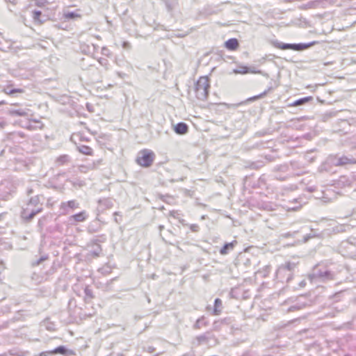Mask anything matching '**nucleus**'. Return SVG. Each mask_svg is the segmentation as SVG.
<instances>
[{"label": "nucleus", "mask_w": 356, "mask_h": 356, "mask_svg": "<svg viewBox=\"0 0 356 356\" xmlns=\"http://www.w3.org/2000/svg\"><path fill=\"white\" fill-rule=\"evenodd\" d=\"M249 67L245 65H239L233 70L234 74H245L249 73Z\"/></svg>", "instance_id": "30"}, {"label": "nucleus", "mask_w": 356, "mask_h": 356, "mask_svg": "<svg viewBox=\"0 0 356 356\" xmlns=\"http://www.w3.org/2000/svg\"><path fill=\"white\" fill-rule=\"evenodd\" d=\"M81 15L74 11H69L63 14V17L66 19H76L81 18Z\"/></svg>", "instance_id": "29"}, {"label": "nucleus", "mask_w": 356, "mask_h": 356, "mask_svg": "<svg viewBox=\"0 0 356 356\" xmlns=\"http://www.w3.org/2000/svg\"><path fill=\"white\" fill-rule=\"evenodd\" d=\"M101 229V225L97 220L92 221L88 225L87 230L90 234H93L99 232Z\"/></svg>", "instance_id": "19"}, {"label": "nucleus", "mask_w": 356, "mask_h": 356, "mask_svg": "<svg viewBox=\"0 0 356 356\" xmlns=\"http://www.w3.org/2000/svg\"><path fill=\"white\" fill-rule=\"evenodd\" d=\"M104 240H99V239H93L90 241V243L93 246V249L90 250V254L92 256L95 257H99L102 253V246L99 244L100 242H104Z\"/></svg>", "instance_id": "8"}, {"label": "nucleus", "mask_w": 356, "mask_h": 356, "mask_svg": "<svg viewBox=\"0 0 356 356\" xmlns=\"http://www.w3.org/2000/svg\"><path fill=\"white\" fill-rule=\"evenodd\" d=\"M54 355L53 350H48L40 353L38 356H52Z\"/></svg>", "instance_id": "40"}, {"label": "nucleus", "mask_w": 356, "mask_h": 356, "mask_svg": "<svg viewBox=\"0 0 356 356\" xmlns=\"http://www.w3.org/2000/svg\"><path fill=\"white\" fill-rule=\"evenodd\" d=\"M318 42L317 41H312L307 43H296V51H301L303 50H305L314 44H317Z\"/></svg>", "instance_id": "20"}, {"label": "nucleus", "mask_w": 356, "mask_h": 356, "mask_svg": "<svg viewBox=\"0 0 356 356\" xmlns=\"http://www.w3.org/2000/svg\"><path fill=\"white\" fill-rule=\"evenodd\" d=\"M296 234H297V232H296V231H294L293 232H289L282 234V236L284 238H289V237H294Z\"/></svg>", "instance_id": "39"}, {"label": "nucleus", "mask_w": 356, "mask_h": 356, "mask_svg": "<svg viewBox=\"0 0 356 356\" xmlns=\"http://www.w3.org/2000/svg\"><path fill=\"white\" fill-rule=\"evenodd\" d=\"M113 207V199L109 197H105L102 199H99L98 200V211L103 212L106 209H111Z\"/></svg>", "instance_id": "6"}, {"label": "nucleus", "mask_w": 356, "mask_h": 356, "mask_svg": "<svg viewBox=\"0 0 356 356\" xmlns=\"http://www.w3.org/2000/svg\"><path fill=\"white\" fill-rule=\"evenodd\" d=\"M298 267V263L286 261L279 266L276 271L275 278L282 283H289L293 277L294 272Z\"/></svg>", "instance_id": "1"}, {"label": "nucleus", "mask_w": 356, "mask_h": 356, "mask_svg": "<svg viewBox=\"0 0 356 356\" xmlns=\"http://www.w3.org/2000/svg\"><path fill=\"white\" fill-rule=\"evenodd\" d=\"M5 124L6 123L4 122H0V126L3 127L5 125Z\"/></svg>", "instance_id": "56"}, {"label": "nucleus", "mask_w": 356, "mask_h": 356, "mask_svg": "<svg viewBox=\"0 0 356 356\" xmlns=\"http://www.w3.org/2000/svg\"><path fill=\"white\" fill-rule=\"evenodd\" d=\"M312 238V236H310L309 234H307L306 235L305 237H304V241L305 242H307L309 238Z\"/></svg>", "instance_id": "50"}, {"label": "nucleus", "mask_w": 356, "mask_h": 356, "mask_svg": "<svg viewBox=\"0 0 356 356\" xmlns=\"http://www.w3.org/2000/svg\"><path fill=\"white\" fill-rule=\"evenodd\" d=\"M190 228H191V230L192 232H198V231H199V229H200L199 226H198L197 224H193V225H191V227H190Z\"/></svg>", "instance_id": "43"}, {"label": "nucleus", "mask_w": 356, "mask_h": 356, "mask_svg": "<svg viewBox=\"0 0 356 356\" xmlns=\"http://www.w3.org/2000/svg\"><path fill=\"white\" fill-rule=\"evenodd\" d=\"M307 305V304L306 302H302L300 300H298V302L296 305L289 307V311L293 312L295 310H300L305 308Z\"/></svg>", "instance_id": "32"}, {"label": "nucleus", "mask_w": 356, "mask_h": 356, "mask_svg": "<svg viewBox=\"0 0 356 356\" xmlns=\"http://www.w3.org/2000/svg\"><path fill=\"white\" fill-rule=\"evenodd\" d=\"M175 132L178 135H184L188 131V126L185 122H179L174 126Z\"/></svg>", "instance_id": "14"}, {"label": "nucleus", "mask_w": 356, "mask_h": 356, "mask_svg": "<svg viewBox=\"0 0 356 356\" xmlns=\"http://www.w3.org/2000/svg\"><path fill=\"white\" fill-rule=\"evenodd\" d=\"M108 356H124V355L122 353H112Z\"/></svg>", "instance_id": "47"}, {"label": "nucleus", "mask_w": 356, "mask_h": 356, "mask_svg": "<svg viewBox=\"0 0 356 356\" xmlns=\"http://www.w3.org/2000/svg\"><path fill=\"white\" fill-rule=\"evenodd\" d=\"M31 17L35 24H42L47 20V17L42 15L40 10H33L31 11Z\"/></svg>", "instance_id": "7"}, {"label": "nucleus", "mask_w": 356, "mask_h": 356, "mask_svg": "<svg viewBox=\"0 0 356 356\" xmlns=\"http://www.w3.org/2000/svg\"><path fill=\"white\" fill-rule=\"evenodd\" d=\"M225 47L229 51H235L239 47L238 40L236 38H230L225 41Z\"/></svg>", "instance_id": "16"}, {"label": "nucleus", "mask_w": 356, "mask_h": 356, "mask_svg": "<svg viewBox=\"0 0 356 356\" xmlns=\"http://www.w3.org/2000/svg\"><path fill=\"white\" fill-rule=\"evenodd\" d=\"M84 293L87 298H94L92 290L91 289H90L89 286H86L84 289Z\"/></svg>", "instance_id": "38"}, {"label": "nucleus", "mask_w": 356, "mask_h": 356, "mask_svg": "<svg viewBox=\"0 0 356 356\" xmlns=\"http://www.w3.org/2000/svg\"><path fill=\"white\" fill-rule=\"evenodd\" d=\"M42 210V208L40 207L37 209H32L30 212H29V208H26L22 211V216L25 220L29 222L35 216L36 214L41 212Z\"/></svg>", "instance_id": "9"}, {"label": "nucleus", "mask_w": 356, "mask_h": 356, "mask_svg": "<svg viewBox=\"0 0 356 356\" xmlns=\"http://www.w3.org/2000/svg\"><path fill=\"white\" fill-rule=\"evenodd\" d=\"M11 105H17V104L10 103Z\"/></svg>", "instance_id": "63"}, {"label": "nucleus", "mask_w": 356, "mask_h": 356, "mask_svg": "<svg viewBox=\"0 0 356 356\" xmlns=\"http://www.w3.org/2000/svg\"><path fill=\"white\" fill-rule=\"evenodd\" d=\"M312 275L313 277L318 278L321 282L333 280L335 278V274L327 269L315 268Z\"/></svg>", "instance_id": "4"}, {"label": "nucleus", "mask_w": 356, "mask_h": 356, "mask_svg": "<svg viewBox=\"0 0 356 356\" xmlns=\"http://www.w3.org/2000/svg\"><path fill=\"white\" fill-rule=\"evenodd\" d=\"M162 1L165 3L168 12H172L177 3V0H162Z\"/></svg>", "instance_id": "28"}, {"label": "nucleus", "mask_w": 356, "mask_h": 356, "mask_svg": "<svg viewBox=\"0 0 356 356\" xmlns=\"http://www.w3.org/2000/svg\"><path fill=\"white\" fill-rule=\"evenodd\" d=\"M350 225H339L337 226H335L332 228L333 232L334 233H341L346 232L347 229H350Z\"/></svg>", "instance_id": "31"}, {"label": "nucleus", "mask_w": 356, "mask_h": 356, "mask_svg": "<svg viewBox=\"0 0 356 356\" xmlns=\"http://www.w3.org/2000/svg\"><path fill=\"white\" fill-rule=\"evenodd\" d=\"M170 181H171V182H175V180H174V179H171V180H170Z\"/></svg>", "instance_id": "62"}, {"label": "nucleus", "mask_w": 356, "mask_h": 356, "mask_svg": "<svg viewBox=\"0 0 356 356\" xmlns=\"http://www.w3.org/2000/svg\"><path fill=\"white\" fill-rule=\"evenodd\" d=\"M332 162L335 166H346V165L355 164L356 159L353 156L348 157L346 156L341 157L334 156Z\"/></svg>", "instance_id": "5"}, {"label": "nucleus", "mask_w": 356, "mask_h": 356, "mask_svg": "<svg viewBox=\"0 0 356 356\" xmlns=\"http://www.w3.org/2000/svg\"><path fill=\"white\" fill-rule=\"evenodd\" d=\"M8 104V103L4 100L0 102V106L3 105V104Z\"/></svg>", "instance_id": "55"}, {"label": "nucleus", "mask_w": 356, "mask_h": 356, "mask_svg": "<svg viewBox=\"0 0 356 356\" xmlns=\"http://www.w3.org/2000/svg\"><path fill=\"white\" fill-rule=\"evenodd\" d=\"M54 355H62L65 356L74 355L75 353L74 350L68 349L65 346H59L52 350Z\"/></svg>", "instance_id": "10"}, {"label": "nucleus", "mask_w": 356, "mask_h": 356, "mask_svg": "<svg viewBox=\"0 0 356 356\" xmlns=\"http://www.w3.org/2000/svg\"><path fill=\"white\" fill-rule=\"evenodd\" d=\"M300 286L301 287H304L305 285H306V281L305 280H302L300 282L299 284Z\"/></svg>", "instance_id": "51"}, {"label": "nucleus", "mask_w": 356, "mask_h": 356, "mask_svg": "<svg viewBox=\"0 0 356 356\" xmlns=\"http://www.w3.org/2000/svg\"><path fill=\"white\" fill-rule=\"evenodd\" d=\"M93 168L92 166H86V165H80L79 170L81 172H85L86 170L88 169H92Z\"/></svg>", "instance_id": "42"}, {"label": "nucleus", "mask_w": 356, "mask_h": 356, "mask_svg": "<svg viewBox=\"0 0 356 356\" xmlns=\"http://www.w3.org/2000/svg\"><path fill=\"white\" fill-rule=\"evenodd\" d=\"M35 6L42 8L44 6L45 1H44L43 0H35Z\"/></svg>", "instance_id": "41"}, {"label": "nucleus", "mask_w": 356, "mask_h": 356, "mask_svg": "<svg viewBox=\"0 0 356 356\" xmlns=\"http://www.w3.org/2000/svg\"><path fill=\"white\" fill-rule=\"evenodd\" d=\"M86 218H87L86 212L85 211H83L78 213L72 215L69 218V221L70 222L71 224H74V222H83L86 220Z\"/></svg>", "instance_id": "13"}, {"label": "nucleus", "mask_w": 356, "mask_h": 356, "mask_svg": "<svg viewBox=\"0 0 356 356\" xmlns=\"http://www.w3.org/2000/svg\"><path fill=\"white\" fill-rule=\"evenodd\" d=\"M99 62L103 66H106L108 64V60L106 58H100Z\"/></svg>", "instance_id": "46"}, {"label": "nucleus", "mask_w": 356, "mask_h": 356, "mask_svg": "<svg viewBox=\"0 0 356 356\" xmlns=\"http://www.w3.org/2000/svg\"><path fill=\"white\" fill-rule=\"evenodd\" d=\"M343 183V184H346V183H348V184H349V180L346 177H341L339 180V184L340 183Z\"/></svg>", "instance_id": "44"}, {"label": "nucleus", "mask_w": 356, "mask_h": 356, "mask_svg": "<svg viewBox=\"0 0 356 356\" xmlns=\"http://www.w3.org/2000/svg\"><path fill=\"white\" fill-rule=\"evenodd\" d=\"M40 202L38 196L32 197L29 202L28 206L33 205L36 206Z\"/></svg>", "instance_id": "36"}, {"label": "nucleus", "mask_w": 356, "mask_h": 356, "mask_svg": "<svg viewBox=\"0 0 356 356\" xmlns=\"http://www.w3.org/2000/svg\"><path fill=\"white\" fill-rule=\"evenodd\" d=\"M237 244L236 241H233L229 243H225L224 245L220 249L219 252L221 255H226L229 252L234 250L236 245Z\"/></svg>", "instance_id": "15"}, {"label": "nucleus", "mask_w": 356, "mask_h": 356, "mask_svg": "<svg viewBox=\"0 0 356 356\" xmlns=\"http://www.w3.org/2000/svg\"><path fill=\"white\" fill-rule=\"evenodd\" d=\"M2 92L11 97H17V94H22L24 90L22 88H14L11 85H8L3 88Z\"/></svg>", "instance_id": "11"}, {"label": "nucleus", "mask_w": 356, "mask_h": 356, "mask_svg": "<svg viewBox=\"0 0 356 356\" xmlns=\"http://www.w3.org/2000/svg\"><path fill=\"white\" fill-rule=\"evenodd\" d=\"M209 334V332H206L205 334L197 336L195 337L196 346H199L203 343H207L209 341V339L208 336Z\"/></svg>", "instance_id": "22"}, {"label": "nucleus", "mask_w": 356, "mask_h": 356, "mask_svg": "<svg viewBox=\"0 0 356 356\" xmlns=\"http://www.w3.org/2000/svg\"><path fill=\"white\" fill-rule=\"evenodd\" d=\"M249 262H250V260L247 259L245 264H248Z\"/></svg>", "instance_id": "59"}, {"label": "nucleus", "mask_w": 356, "mask_h": 356, "mask_svg": "<svg viewBox=\"0 0 356 356\" xmlns=\"http://www.w3.org/2000/svg\"><path fill=\"white\" fill-rule=\"evenodd\" d=\"M31 193H33V190L32 189H30L28 191V193L29 194H31Z\"/></svg>", "instance_id": "57"}, {"label": "nucleus", "mask_w": 356, "mask_h": 356, "mask_svg": "<svg viewBox=\"0 0 356 356\" xmlns=\"http://www.w3.org/2000/svg\"><path fill=\"white\" fill-rule=\"evenodd\" d=\"M115 221L116 222H118V218H115Z\"/></svg>", "instance_id": "61"}, {"label": "nucleus", "mask_w": 356, "mask_h": 356, "mask_svg": "<svg viewBox=\"0 0 356 356\" xmlns=\"http://www.w3.org/2000/svg\"><path fill=\"white\" fill-rule=\"evenodd\" d=\"M154 158L155 154L152 150L145 149L138 152L136 162L143 167L149 168L152 165Z\"/></svg>", "instance_id": "3"}, {"label": "nucleus", "mask_w": 356, "mask_h": 356, "mask_svg": "<svg viewBox=\"0 0 356 356\" xmlns=\"http://www.w3.org/2000/svg\"><path fill=\"white\" fill-rule=\"evenodd\" d=\"M163 229H164V226L163 225H159V229L160 232H161Z\"/></svg>", "instance_id": "53"}, {"label": "nucleus", "mask_w": 356, "mask_h": 356, "mask_svg": "<svg viewBox=\"0 0 356 356\" xmlns=\"http://www.w3.org/2000/svg\"><path fill=\"white\" fill-rule=\"evenodd\" d=\"M8 114L11 116L24 117L27 115V111L23 109H10L8 111Z\"/></svg>", "instance_id": "25"}, {"label": "nucleus", "mask_w": 356, "mask_h": 356, "mask_svg": "<svg viewBox=\"0 0 356 356\" xmlns=\"http://www.w3.org/2000/svg\"><path fill=\"white\" fill-rule=\"evenodd\" d=\"M76 149L81 154L85 155H92V149L88 145H81L76 146Z\"/></svg>", "instance_id": "24"}, {"label": "nucleus", "mask_w": 356, "mask_h": 356, "mask_svg": "<svg viewBox=\"0 0 356 356\" xmlns=\"http://www.w3.org/2000/svg\"><path fill=\"white\" fill-rule=\"evenodd\" d=\"M209 325V321L206 320L204 316H202L199 318L197 319L195 324L193 325V328L194 330H199L202 327H207Z\"/></svg>", "instance_id": "18"}, {"label": "nucleus", "mask_w": 356, "mask_h": 356, "mask_svg": "<svg viewBox=\"0 0 356 356\" xmlns=\"http://www.w3.org/2000/svg\"><path fill=\"white\" fill-rule=\"evenodd\" d=\"M79 207V204L75 200H70L65 202H62L60 209L63 210L65 213H69V209H74Z\"/></svg>", "instance_id": "12"}, {"label": "nucleus", "mask_w": 356, "mask_h": 356, "mask_svg": "<svg viewBox=\"0 0 356 356\" xmlns=\"http://www.w3.org/2000/svg\"><path fill=\"white\" fill-rule=\"evenodd\" d=\"M70 161V156L67 154L60 155L56 159V163L60 165H64Z\"/></svg>", "instance_id": "33"}, {"label": "nucleus", "mask_w": 356, "mask_h": 356, "mask_svg": "<svg viewBox=\"0 0 356 356\" xmlns=\"http://www.w3.org/2000/svg\"><path fill=\"white\" fill-rule=\"evenodd\" d=\"M273 90V86H269L266 90H264L261 94L248 98V102H253V101L257 100L259 99L263 98L264 97H265L268 92H270Z\"/></svg>", "instance_id": "26"}, {"label": "nucleus", "mask_w": 356, "mask_h": 356, "mask_svg": "<svg viewBox=\"0 0 356 356\" xmlns=\"http://www.w3.org/2000/svg\"><path fill=\"white\" fill-rule=\"evenodd\" d=\"M210 89V80L207 76H200L195 84L196 97L202 101L207 99Z\"/></svg>", "instance_id": "2"}, {"label": "nucleus", "mask_w": 356, "mask_h": 356, "mask_svg": "<svg viewBox=\"0 0 356 356\" xmlns=\"http://www.w3.org/2000/svg\"><path fill=\"white\" fill-rule=\"evenodd\" d=\"M114 215H115V216H118V212H115V213H114Z\"/></svg>", "instance_id": "60"}, {"label": "nucleus", "mask_w": 356, "mask_h": 356, "mask_svg": "<svg viewBox=\"0 0 356 356\" xmlns=\"http://www.w3.org/2000/svg\"><path fill=\"white\" fill-rule=\"evenodd\" d=\"M249 73L252 74H261L264 76L268 77V74L266 72H263L261 70H257L254 66H250L249 67Z\"/></svg>", "instance_id": "34"}, {"label": "nucleus", "mask_w": 356, "mask_h": 356, "mask_svg": "<svg viewBox=\"0 0 356 356\" xmlns=\"http://www.w3.org/2000/svg\"><path fill=\"white\" fill-rule=\"evenodd\" d=\"M265 159H267L268 161H273V156L271 155H266L265 156Z\"/></svg>", "instance_id": "49"}, {"label": "nucleus", "mask_w": 356, "mask_h": 356, "mask_svg": "<svg viewBox=\"0 0 356 356\" xmlns=\"http://www.w3.org/2000/svg\"><path fill=\"white\" fill-rule=\"evenodd\" d=\"M5 1H7V2H12V3L13 2V0H5Z\"/></svg>", "instance_id": "58"}, {"label": "nucleus", "mask_w": 356, "mask_h": 356, "mask_svg": "<svg viewBox=\"0 0 356 356\" xmlns=\"http://www.w3.org/2000/svg\"><path fill=\"white\" fill-rule=\"evenodd\" d=\"M47 259H48V256L47 255L41 256L38 259H37L35 261H34L33 263V266H38L41 263H42L45 260H47Z\"/></svg>", "instance_id": "37"}, {"label": "nucleus", "mask_w": 356, "mask_h": 356, "mask_svg": "<svg viewBox=\"0 0 356 356\" xmlns=\"http://www.w3.org/2000/svg\"><path fill=\"white\" fill-rule=\"evenodd\" d=\"M264 165V163L263 161H256V162H252L250 164V168L251 169L257 170V169L263 167Z\"/></svg>", "instance_id": "35"}, {"label": "nucleus", "mask_w": 356, "mask_h": 356, "mask_svg": "<svg viewBox=\"0 0 356 356\" xmlns=\"http://www.w3.org/2000/svg\"><path fill=\"white\" fill-rule=\"evenodd\" d=\"M312 99H313V97L311 96H307V97H305L302 98H300V99L296 100L295 102H293L291 104V106H301V105L305 104L311 102Z\"/></svg>", "instance_id": "23"}, {"label": "nucleus", "mask_w": 356, "mask_h": 356, "mask_svg": "<svg viewBox=\"0 0 356 356\" xmlns=\"http://www.w3.org/2000/svg\"><path fill=\"white\" fill-rule=\"evenodd\" d=\"M175 213H177V211H170V216H172L175 217Z\"/></svg>", "instance_id": "54"}, {"label": "nucleus", "mask_w": 356, "mask_h": 356, "mask_svg": "<svg viewBox=\"0 0 356 356\" xmlns=\"http://www.w3.org/2000/svg\"><path fill=\"white\" fill-rule=\"evenodd\" d=\"M273 46L275 47L280 49L282 50L291 49V50L296 51V43L291 44V43H284V42H279V41H274Z\"/></svg>", "instance_id": "17"}, {"label": "nucleus", "mask_w": 356, "mask_h": 356, "mask_svg": "<svg viewBox=\"0 0 356 356\" xmlns=\"http://www.w3.org/2000/svg\"><path fill=\"white\" fill-rule=\"evenodd\" d=\"M222 300L218 298H216L214 300L213 314V315H219L222 312Z\"/></svg>", "instance_id": "21"}, {"label": "nucleus", "mask_w": 356, "mask_h": 356, "mask_svg": "<svg viewBox=\"0 0 356 356\" xmlns=\"http://www.w3.org/2000/svg\"><path fill=\"white\" fill-rule=\"evenodd\" d=\"M341 293H342V291H339V292L336 293L334 295V297H335V298L338 297Z\"/></svg>", "instance_id": "52"}, {"label": "nucleus", "mask_w": 356, "mask_h": 356, "mask_svg": "<svg viewBox=\"0 0 356 356\" xmlns=\"http://www.w3.org/2000/svg\"><path fill=\"white\" fill-rule=\"evenodd\" d=\"M353 245L356 247V238L349 237L347 240L343 241L341 243L339 248L341 249L346 248L347 245Z\"/></svg>", "instance_id": "27"}, {"label": "nucleus", "mask_w": 356, "mask_h": 356, "mask_svg": "<svg viewBox=\"0 0 356 356\" xmlns=\"http://www.w3.org/2000/svg\"><path fill=\"white\" fill-rule=\"evenodd\" d=\"M218 324L219 323L218 321L213 323V330H217L218 329Z\"/></svg>", "instance_id": "48"}, {"label": "nucleus", "mask_w": 356, "mask_h": 356, "mask_svg": "<svg viewBox=\"0 0 356 356\" xmlns=\"http://www.w3.org/2000/svg\"><path fill=\"white\" fill-rule=\"evenodd\" d=\"M148 353H152L154 352L155 350V348L153 347V346H147V347H145L144 348Z\"/></svg>", "instance_id": "45"}]
</instances>
